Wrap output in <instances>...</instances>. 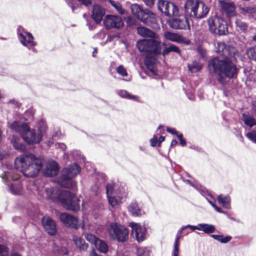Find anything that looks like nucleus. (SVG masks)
Masks as SVG:
<instances>
[{
    "label": "nucleus",
    "mask_w": 256,
    "mask_h": 256,
    "mask_svg": "<svg viewBox=\"0 0 256 256\" xmlns=\"http://www.w3.org/2000/svg\"><path fill=\"white\" fill-rule=\"evenodd\" d=\"M170 26L176 30H185L189 28V24L186 18L181 16L170 20L168 22Z\"/></svg>",
    "instance_id": "obj_16"
},
{
    "label": "nucleus",
    "mask_w": 256,
    "mask_h": 256,
    "mask_svg": "<svg viewBox=\"0 0 256 256\" xmlns=\"http://www.w3.org/2000/svg\"><path fill=\"white\" fill-rule=\"evenodd\" d=\"M85 238L88 241L94 245L97 242V240L99 239V238H97L95 235L92 234H86L85 236Z\"/></svg>",
    "instance_id": "obj_41"
},
{
    "label": "nucleus",
    "mask_w": 256,
    "mask_h": 256,
    "mask_svg": "<svg viewBox=\"0 0 256 256\" xmlns=\"http://www.w3.org/2000/svg\"><path fill=\"white\" fill-rule=\"evenodd\" d=\"M28 124L23 123L22 124H20L18 122H14L10 125V128L18 132L21 136L22 132H23L25 128H27Z\"/></svg>",
    "instance_id": "obj_31"
},
{
    "label": "nucleus",
    "mask_w": 256,
    "mask_h": 256,
    "mask_svg": "<svg viewBox=\"0 0 256 256\" xmlns=\"http://www.w3.org/2000/svg\"><path fill=\"white\" fill-rule=\"evenodd\" d=\"M197 0H187L184 4V10L186 15L192 18H194L196 8H198Z\"/></svg>",
    "instance_id": "obj_18"
},
{
    "label": "nucleus",
    "mask_w": 256,
    "mask_h": 256,
    "mask_svg": "<svg viewBox=\"0 0 256 256\" xmlns=\"http://www.w3.org/2000/svg\"><path fill=\"white\" fill-rule=\"evenodd\" d=\"M157 4L158 10L167 16H176L179 14L178 7L172 2L158 0Z\"/></svg>",
    "instance_id": "obj_8"
},
{
    "label": "nucleus",
    "mask_w": 256,
    "mask_h": 256,
    "mask_svg": "<svg viewBox=\"0 0 256 256\" xmlns=\"http://www.w3.org/2000/svg\"><path fill=\"white\" fill-rule=\"evenodd\" d=\"M18 34L19 40L23 46L30 49L36 45V42L34 41V38L32 34L26 32L22 26L18 28Z\"/></svg>",
    "instance_id": "obj_11"
},
{
    "label": "nucleus",
    "mask_w": 256,
    "mask_h": 256,
    "mask_svg": "<svg viewBox=\"0 0 256 256\" xmlns=\"http://www.w3.org/2000/svg\"><path fill=\"white\" fill-rule=\"evenodd\" d=\"M241 12L244 14H252L256 12V7L254 6H248L240 8Z\"/></svg>",
    "instance_id": "obj_38"
},
{
    "label": "nucleus",
    "mask_w": 256,
    "mask_h": 256,
    "mask_svg": "<svg viewBox=\"0 0 256 256\" xmlns=\"http://www.w3.org/2000/svg\"><path fill=\"white\" fill-rule=\"evenodd\" d=\"M74 242L76 246V248L80 252L86 250L88 247V244H86L85 240L80 238H76L74 239Z\"/></svg>",
    "instance_id": "obj_28"
},
{
    "label": "nucleus",
    "mask_w": 256,
    "mask_h": 256,
    "mask_svg": "<svg viewBox=\"0 0 256 256\" xmlns=\"http://www.w3.org/2000/svg\"><path fill=\"white\" fill-rule=\"evenodd\" d=\"M217 200L220 204L226 209L230 208V198L228 196H222L220 195L217 197Z\"/></svg>",
    "instance_id": "obj_29"
},
{
    "label": "nucleus",
    "mask_w": 256,
    "mask_h": 256,
    "mask_svg": "<svg viewBox=\"0 0 256 256\" xmlns=\"http://www.w3.org/2000/svg\"><path fill=\"white\" fill-rule=\"evenodd\" d=\"M9 249L4 245L0 244V256H8Z\"/></svg>",
    "instance_id": "obj_43"
},
{
    "label": "nucleus",
    "mask_w": 256,
    "mask_h": 256,
    "mask_svg": "<svg viewBox=\"0 0 256 256\" xmlns=\"http://www.w3.org/2000/svg\"><path fill=\"white\" fill-rule=\"evenodd\" d=\"M246 136L251 141L256 143V131L248 132L246 134Z\"/></svg>",
    "instance_id": "obj_46"
},
{
    "label": "nucleus",
    "mask_w": 256,
    "mask_h": 256,
    "mask_svg": "<svg viewBox=\"0 0 256 256\" xmlns=\"http://www.w3.org/2000/svg\"><path fill=\"white\" fill-rule=\"evenodd\" d=\"M169 49L170 50V52H174L177 53L180 52V50L174 44L170 45L169 46Z\"/></svg>",
    "instance_id": "obj_51"
},
{
    "label": "nucleus",
    "mask_w": 256,
    "mask_h": 256,
    "mask_svg": "<svg viewBox=\"0 0 256 256\" xmlns=\"http://www.w3.org/2000/svg\"><path fill=\"white\" fill-rule=\"evenodd\" d=\"M155 0H143L144 4L148 6H152L154 3Z\"/></svg>",
    "instance_id": "obj_55"
},
{
    "label": "nucleus",
    "mask_w": 256,
    "mask_h": 256,
    "mask_svg": "<svg viewBox=\"0 0 256 256\" xmlns=\"http://www.w3.org/2000/svg\"><path fill=\"white\" fill-rule=\"evenodd\" d=\"M113 190H114L113 186L112 184H108L106 185V196H110V194L112 192Z\"/></svg>",
    "instance_id": "obj_48"
},
{
    "label": "nucleus",
    "mask_w": 256,
    "mask_h": 256,
    "mask_svg": "<svg viewBox=\"0 0 256 256\" xmlns=\"http://www.w3.org/2000/svg\"><path fill=\"white\" fill-rule=\"evenodd\" d=\"M199 226L200 227V230H202L204 233L207 234H212L216 230L215 226L212 224H199Z\"/></svg>",
    "instance_id": "obj_33"
},
{
    "label": "nucleus",
    "mask_w": 256,
    "mask_h": 256,
    "mask_svg": "<svg viewBox=\"0 0 256 256\" xmlns=\"http://www.w3.org/2000/svg\"><path fill=\"white\" fill-rule=\"evenodd\" d=\"M214 46L216 52L224 58H215L210 60L208 63L209 70L214 72L218 76V81L224 85L226 84V78H232L236 75L238 68L229 58L235 56L236 50L233 46H226L222 42H216Z\"/></svg>",
    "instance_id": "obj_1"
},
{
    "label": "nucleus",
    "mask_w": 256,
    "mask_h": 256,
    "mask_svg": "<svg viewBox=\"0 0 256 256\" xmlns=\"http://www.w3.org/2000/svg\"><path fill=\"white\" fill-rule=\"evenodd\" d=\"M210 11L208 6L202 1L198 2V8L196 10L194 18L201 19L206 17Z\"/></svg>",
    "instance_id": "obj_21"
},
{
    "label": "nucleus",
    "mask_w": 256,
    "mask_h": 256,
    "mask_svg": "<svg viewBox=\"0 0 256 256\" xmlns=\"http://www.w3.org/2000/svg\"><path fill=\"white\" fill-rule=\"evenodd\" d=\"M108 2L120 14H125V10L122 8V5L119 2L114 0H108Z\"/></svg>",
    "instance_id": "obj_34"
},
{
    "label": "nucleus",
    "mask_w": 256,
    "mask_h": 256,
    "mask_svg": "<svg viewBox=\"0 0 256 256\" xmlns=\"http://www.w3.org/2000/svg\"><path fill=\"white\" fill-rule=\"evenodd\" d=\"M170 52V50L169 49V46L168 48H166L164 49L162 51V54L164 56L168 54Z\"/></svg>",
    "instance_id": "obj_59"
},
{
    "label": "nucleus",
    "mask_w": 256,
    "mask_h": 256,
    "mask_svg": "<svg viewBox=\"0 0 256 256\" xmlns=\"http://www.w3.org/2000/svg\"><path fill=\"white\" fill-rule=\"evenodd\" d=\"M107 198L110 204L112 206V207L118 204V200L114 196H107Z\"/></svg>",
    "instance_id": "obj_42"
},
{
    "label": "nucleus",
    "mask_w": 256,
    "mask_h": 256,
    "mask_svg": "<svg viewBox=\"0 0 256 256\" xmlns=\"http://www.w3.org/2000/svg\"><path fill=\"white\" fill-rule=\"evenodd\" d=\"M94 246L96 248L101 252L106 254L108 250V247L107 244L100 238L97 240V242Z\"/></svg>",
    "instance_id": "obj_32"
},
{
    "label": "nucleus",
    "mask_w": 256,
    "mask_h": 256,
    "mask_svg": "<svg viewBox=\"0 0 256 256\" xmlns=\"http://www.w3.org/2000/svg\"><path fill=\"white\" fill-rule=\"evenodd\" d=\"M235 23L236 28L240 30L244 31L247 28V24L241 20L236 19Z\"/></svg>",
    "instance_id": "obj_40"
},
{
    "label": "nucleus",
    "mask_w": 256,
    "mask_h": 256,
    "mask_svg": "<svg viewBox=\"0 0 256 256\" xmlns=\"http://www.w3.org/2000/svg\"><path fill=\"white\" fill-rule=\"evenodd\" d=\"M118 95L119 96H131L126 91L124 90H120L118 92Z\"/></svg>",
    "instance_id": "obj_56"
},
{
    "label": "nucleus",
    "mask_w": 256,
    "mask_h": 256,
    "mask_svg": "<svg viewBox=\"0 0 256 256\" xmlns=\"http://www.w3.org/2000/svg\"><path fill=\"white\" fill-rule=\"evenodd\" d=\"M210 31L218 35H226L228 32L227 24L222 18L218 16L210 17L208 20Z\"/></svg>",
    "instance_id": "obj_7"
},
{
    "label": "nucleus",
    "mask_w": 256,
    "mask_h": 256,
    "mask_svg": "<svg viewBox=\"0 0 256 256\" xmlns=\"http://www.w3.org/2000/svg\"><path fill=\"white\" fill-rule=\"evenodd\" d=\"M186 226H187V228H190L192 231H194L196 230H200V227L199 226H194L188 225Z\"/></svg>",
    "instance_id": "obj_57"
},
{
    "label": "nucleus",
    "mask_w": 256,
    "mask_h": 256,
    "mask_svg": "<svg viewBox=\"0 0 256 256\" xmlns=\"http://www.w3.org/2000/svg\"><path fill=\"white\" fill-rule=\"evenodd\" d=\"M136 30L138 34L142 37L160 40L159 36L158 34L146 28L140 26L137 28Z\"/></svg>",
    "instance_id": "obj_22"
},
{
    "label": "nucleus",
    "mask_w": 256,
    "mask_h": 256,
    "mask_svg": "<svg viewBox=\"0 0 256 256\" xmlns=\"http://www.w3.org/2000/svg\"><path fill=\"white\" fill-rule=\"evenodd\" d=\"M211 237L222 244L228 242L232 238L231 236H228L224 238L222 235L220 234H212Z\"/></svg>",
    "instance_id": "obj_35"
},
{
    "label": "nucleus",
    "mask_w": 256,
    "mask_h": 256,
    "mask_svg": "<svg viewBox=\"0 0 256 256\" xmlns=\"http://www.w3.org/2000/svg\"><path fill=\"white\" fill-rule=\"evenodd\" d=\"M136 46L141 52H145L156 54L162 53V43L160 40L143 39L137 42Z\"/></svg>",
    "instance_id": "obj_5"
},
{
    "label": "nucleus",
    "mask_w": 256,
    "mask_h": 256,
    "mask_svg": "<svg viewBox=\"0 0 256 256\" xmlns=\"http://www.w3.org/2000/svg\"><path fill=\"white\" fill-rule=\"evenodd\" d=\"M90 256H101L98 254L94 249H92V250L90 252Z\"/></svg>",
    "instance_id": "obj_60"
},
{
    "label": "nucleus",
    "mask_w": 256,
    "mask_h": 256,
    "mask_svg": "<svg viewBox=\"0 0 256 256\" xmlns=\"http://www.w3.org/2000/svg\"><path fill=\"white\" fill-rule=\"evenodd\" d=\"M164 37L167 40L178 43L188 44V41L182 36L175 33L166 32L164 34Z\"/></svg>",
    "instance_id": "obj_23"
},
{
    "label": "nucleus",
    "mask_w": 256,
    "mask_h": 256,
    "mask_svg": "<svg viewBox=\"0 0 256 256\" xmlns=\"http://www.w3.org/2000/svg\"><path fill=\"white\" fill-rule=\"evenodd\" d=\"M116 72L118 74L122 76H127L128 73L126 70L122 66H120L116 69Z\"/></svg>",
    "instance_id": "obj_45"
},
{
    "label": "nucleus",
    "mask_w": 256,
    "mask_h": 256,
    "mask_svg": "<svg viewBox=\"0 0 256 256\" xmlns=\"http://www.w3.org/2000/svg\"><path fill=\"white\" fill-rule=\"evenodd\" d=\"M150 145L151 146L154 147L155 146L158 142V138L156 136H154V137L150 139Z\"/></svg>",
    "instance_id": "obj_54"
},
{
    "label": "nucleus",
    "mask_w": 256,
    "mask_h": 256,
    "mask_svg": "<svg viewBox=\"0 0 256 256\" xmlns=\"http://www.w3.org/2000/svg\"><path fill=\"white\" fill-rule=\"evenodd\" d=\"M108 232L112 240L120 242H126L128 238V229L124 226L116 222L110 224Z\"/></svg>",
    "instance_id": "obj_6"
},
{
    "label": "nucleus",
    "mask_w": 256,
    "mask_h": 256,
    "mask_svg": "<svg viewBox=\"0 0 256 256\" xmlns=\"http://www.w3.org/2000/svg\"><path fill=\"white\" fill-rule=\"evenodd\" d=\"M186 228H187V226H183L180 230H179L178 231V234H176V238H178V242H180V239L182 237V235H181L182 233Z\"/></svg>",
    "instance_id": "obj_53"
},
{
    "label": "nucleus",
    "mask_w": 256,
    "mask_h": 256,
    "mask_svg": "<svg viewBox=\"0 0 256 256\" xmlns=\"http://www.w3.org/2000/svg\"><path fill=\"white\" fill-rule=\"evenodd\" d=\"M11 142L14 148L16 150H18L21 152H24L26 150V146L22 143L20 142V138L17 136H12Z\"/></svg>",
    "instance_id": "obj_27"
},
{
    "label": "nucleus",
    "mask_w": 256,
    "mask_h": 256,
    "mask_svg": "<svg viewBox=\"0 0 256 256\" xmlns=\"http://www.w3.org/2000/svg\"><path fill=\"white\" fill-rule=\"evenodd\" d=\"M48 198L53 202H60L66 209L73 212H77L80 208V200L70 192L64 190L59 192L56 189L50 188H46Z\"/></svg>",
    "instance_id": "obj_3"
},
{
    "label": "nucleus",
    "mask_w": 256,
    "mask_h": 256,
    "mask_svg": "<svg viewBox=\"0 0 256 256\" xmlns=\"http://www.w3.org/2000/svg\"><path fill=\"white\" fill-rule=\"evenodd\" d=\"M21 136L28 144H39L42 139V134L40 132L36 134L34 130L30 129L28 124L27 128L22 132Z\"/></svg>",
    "instance_id": "obj_9"
},
{
    "label": "nucleus",
    "mask_w": 256,
    "mask_h": 256,
    "mask_svg": "<svg viewBox=\"0 0 256 256\" xmlns=\"http://www.w3.org/2000/svg\"><path fill=\"white\" fill-rule=\"evenodd\" d=\"M132 234L138 242H142L146 238V228L139 224L132 223Z\"/></svg>",
    "instance_id": "obj_13"
},
{
    "label": "nucleus",
    "mask_w": 256,
    "mask_h": 256,
    "mask_svg": "<svg viewBox=\"0 0 256 256\" xmlns=\"http://www.w3.org/2000/svg\"><path fill=\"white\" fill-rule=\"evenodd\" d=\"M144 24L149 26L153 28H158V24L156 16L148 10L140 20Z\"/></svg>",
    "instance_id": "obj_17"
},
{
    "label": "nucleus",
    "mask_w": 256,
    "mask_h": 256,
    "mask_svg": "<svg viewBox=\"0 0 256 256\" xmlns=\"http://www.w3.org/2000/svg\"><path fill=\"white\" fill-rule=\"evenodd\" d=\"M220 3L223 14H225L228 18L234 16L236 15V6L232 2L220 0Z\"/></svg>",
    "instance_id": "obj_15"
},
{
    "label": "nucleus",
    "mask_w": 256,
    "mask_h": 256,
    "mask_svg": "<svg viewBox=\"0 0 256 256\" xmlns=\"http://www.w3.org/2000/svg\"><path fill=\"white\" fill-rule=\"evenodd\" d=\"M10 191L14 194H19L21 193L22 184L20 182L10 184L8 186Z\"/></svg>",
    "instance_id": "obj_30"
},
{
    "label": "nucleus",
    "mask_w": 256,
    "mask_h": 256,
    "mask_svg": "<svg viewBox=\"0 0 256 256\" xmlns=\"http://www.w3.org/2000/svg\"><path fill=\"white\" fill-rule=\"evenodd\" d=\"M103 22L106 30L120 29L124 25L122 18L114 14L106 15L104 18Z\"/></svg>",
    "instance_id": "obj_10"
},
{
    "label": "nucleus",
    "mask_w": 256,
    "mask_h": 256,
    "mask_svg": "<svg viewBox=\"0 0 256 256\" xmlns=\"http://www.w3.org/2000/svg\"><path fill=\"white\" fill-rule=\"evenodd\" d=\"M67 2L68 4L72 8V10L74 11V10L75 6H74L73 3L71 2Z\"/></svg>",
    "instance_id": "obj_63"
},
{
    "label": "nucleus",
    "mask_w": 256,
    "mask_h": 256,
    "mask_svg": "<svg viewBox=\"0 0 256 256\" xmlns=\"http://www.w3.org/2000/svg\"><path fill=\"white\" fill-rule=\"evenodd\" d=\"M177 137L178 138L180 144L182 146H184L186 143L185 139H184L183 138V134L182 133H180L178 135Z\"/></svg>",
    "instance_id": "obj_47"
},
{
    "label": "nucleus",
    "mask_w": 256,
    "mask_h": 256,
    "mask_svg": "<svg viewBox=\"0 0 256 256\" xmlns=\"http://www.w3.org/2000/svg\"><path fill=\"white\" fill-rule=\"evenodd\" d=\"M214 210L218 212H220V213H224V211L222 210L221 209V208H220V207L216 206L215 208H214Z\"/></svg>",
    "instance_id": "obj_62"
},
{
    "label": "nucleus",
    "mask_w": 256,
    "mask_h": 256,
    "mask_svg": "<svg viewBox=\"0 0 256 256\" xmlns=\"http://www.w3.org/2000/svg\"><path fill=\"white\" fill-rule=\"evenodd\" d=\"M44 230L49 235L54 236L57 232L56 222L49 216H44L42 220Z\"/></svg>",
    "instance_id": "obj_14"
},
{
    "label": "nucleus",
    "mask_w": 256,
    "mask_h": 256,
    "mask_svg": "<svg viewBox=\"0 0 256 256\" xmlns=\"http://www.w3.org/2000/svg\"><path fill=\"white\" fill-rule=\"evenodd\" d=\"M105 13L104 8L98 4H94L92 8V18L96 24H100Z\"/></svg>",
    "instance_id": "obj_19"
},
{
    "label": "nucleus",
    "mask_w": 256,
    "mask_h": 256,
    "mask_svg": "<svg viewBox=\"0 0 256 256\" xmlns=\"http://www.w3.org/2000/svg\"><path fill=\"white\" fill-rule=\"evenodd\" d=\"M199 54L200 55L202 58H206V51L205 50L202 49L201 48H198V49Z\"/></svg>",
    "instance_id": "obj_52"
},
{
    "label": "nucleus",
    "mask_w": 256,
    "mask_h": 256,
    "mask_svg": "<svg viewBox=\"0 0 256 256\" xmlns=\"http://www.w3.org/2000/svg\"><path fill=\"white\" fill-rule=\"evenodd\" d=\"M58 252L60 254L64 255H67L68 253L67 248L64 246L60 248L58 250Z\"/></svg>",
    "instance_id": "obj_50"
},
{
    "label": "nucleus",
    "mask_w": 256,
    "mask_h": 256,
    "mask_svg": "<svg viewBox=\"0 0 256 256\" xmlns=\"http://www.w3.org/2000/svg\"><path fill=\"white\" fill-rule=\"evenodd\" d=\"M178 238H176L174 248L172 252V256H178V252H179V246H180V242H178Z\"/></svg>",
    "instance_id": "obj_44"
},
{
    "label": "nucleus",
    "mask_w": 256,
    "mask_h": 256,
    "mask_svg": "<svg viewBox=\"0 0 256 256\" xmlns=\"http://www.w3.org/2000/svg\"><path fill=\"white\" fill-rule=\"evenodd\" d=\"M80 172V167L76 164L70 165L64 168L58 179V184L62 187L73 189L76 187V182L72 178Z\"/></svg>",
    "instance_id": "obj_4"
},
{
    "label": "nucleus",
    "mask_w": 256,
    "mask_h": 256,
    "mask_svg": "<svg viewBox=\"0 0 256 256\" xmlns=\"http://www.w3.org/2000/svg\"><path fill=\"white\" fill-rule=\"evenodd\" d=\"M145 64L147 68L154 74H156V66L157 60L153 57L147 56L145 60Z\"/></svg>",
    "instance_id": "obj_24"
},
{
    "label": "nucleus",
    "mask_w": 256,
    "mask_h": 256,
    "mask_svg": "<svg viewBox=\"0 0 256 256\" xmlns=\"http://www.w3.org/2000/svg\"><path fill=\"white\" fill-rule=\"evenodd\" d=\"M58 171L59 166L58 163L53 160L47 164L44 174L46 176L52 177L56 176Z\"/></svg>",
    "instance_id": "obj_20"
},
{
    "label": "nucleus",
    "mask_w": 256,
    "mask_h": 256,
    "mask_svg": "<svg viewBox=\"0 0 256 256\" xmlns=\"http://www.w3.org/2000/svg\"><path fill=\"white\" fill-rule=\"evenodd\" d=\"M246 53L249 58L256 61V46L249 48Z\"/></svg>",
    "instance_id": "obj_39"
},
{
    "label": "nucleus",
    "mask_w": 256,
    "mask_h": 256,
    "mask_svg": "<svg viewBox=\"0 0 256 256\" xmlns=\"http://www.w3.org/2000/svg\"><path fill=\"white\" fill-rule=\"evenodd\" d=\"M165 140V137L164 136H160L158 139V146H160V144L162 142H163Z\"/></svg>",
    "instance_id": "obj_61"
},
{
    "label": "nucleus",
    "mask_w": 256,
    "mask_h": 256,
    "mask_svg": "<svg viewBox=\"0 0 256 256\" xmlns=\"http://www.w3.org/2000/svg\"><path fill=\"white\" fill-rule=\"evenodd\" d=\"M202 67V64L197 62H193L188 64V69L192 72H196L200 70Z\"/></svg>",
    "instance_id": "obj_37"
},
{
    "label": "nucleus",
    "mask_w": 256,
    "mask_h": 256,
    "mask_svg": "<svg viewBox=\"0 0 256 256\" xmlns=\"http://www.w3.org/2000/svg\"><path fill=\"white\" fill-rule=\"evenodd\" d=\"M16 168L27 178L36 176L43 166L42 160L29 154L18 156L14 160Z\"/></svg>",
    "instance_id": "obj_2"
},
{
    "label": "nucleus",
    "mask_w": 256,
    "mask_h": 256,
    "mask_svg": "<svg viewBox=\"0 0 256 256\" xmlns=\"http://www.w3.org/2000/svg\"><path fill=\"white\" fill-rule=\"evenodd\" d=\"M86 6H88L91 4L90 0H78Z\"/></svg>",
    "instance_id": "obj_58"
},
{
    "label": "nucleus",
    "mask_w": 256,
    "mask_h": 256,
    "mask_svg": "<svg viewBox=\"0 0 256 256\" xmlns=\"http://www.w3.org/2000/svg\"><path fill=\"white\" fill-rule=\"evenodd\" d=\"M129 212L134 216H142V210L136 202L131 203L128 207Z\"/></svg>",
    "instance_id": "obj_26"
},
{
    "label": "nucleus",
    "mask_w": 256,
    "mask_h": 256,
    "mask_svg": "<svg viewBox=\"0 0 256 256\" xmlns=\"http://www.w3.org/2000/svg\"><path fill=\"white\" fill-rule=\"evenodd\" d=\"M244 124L250 126L252 127L256 124V120L252 116H248L246 114H242Z\"/></svg>",
    "instance_id": "obj_36"
},
{
    "label": "nucleus",
    "mask_w": 256,
    "mask_h": 256,
    "mask_svg": "<svg viewBox=\"0 0 256 256\" xmlns=\"http://www.w3.org/2000/svg\"><path fill=\"white\" fill-rule=\"evenodd\" d=\"M166 130L167 132L172 134L176 135V136L178 135L180 133H179L178 131L176 130L174 128H170L169 127H166Z\"/></svg>",
    "instance_id": "obj_49"
},
{
    "label": "nucleus",
    "mask_w": 256,
    "mask_h": 256,
    "mask_svg": "<svg viewBox=\"0 0 256 256\" xmlns=\"http://www.w3.org/2000/svg\"><path fill=\"white\" fill-rule=\"evenodd\" d=\"M177 144H178V142L175 140H173L171 142L170 145H171V146H174L176 145Z\"/></svg>",
    "instance_id": "obj_64"
},
{
    "label": "nucleus",
    "mask_w": 256,
    "mask_h": 256,
    "mask_svg": "<svg viewBox=\"0 0 256 256\" xmlns=\"http://www.w3.org/2000/svg\"><path fill=\"white\" fill-rule=\"evenodd\" d=\"M60 219L62 224L67 227L78 230L80 226L79 220L76 216L66 212H62L60 215Z\"/></svg>",
    "instance_id": "obj_12"
},
{
    "label": "nucleus",
    "mask_w": 256,
    "mask_h": 256,
    "mask_svg": "<svg viewBox=\"0 0 256 256\" xmlns=\"http://www.w3.org/2000/svg\"><path fill=\"white\" fill-rule=\"evenodd\" d=\"M132 13L140 20L144 16L148 10H144L139 4H134L130 6Z\"/></svg>",
    "instance_id": "obj_25"
}]
</instances>
